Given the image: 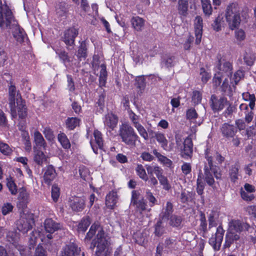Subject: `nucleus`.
Returning a JSON list of instances; mask_svg holds the SVG:
<instances>
[{
    "mask_svg": "<svg viewBox=\"0 0 256 256\" xmlns=\"http://www.w3.org/2000/svg\"><path fill=\"white\" fill-rule=\"evenodd\" d=\"M96 233V237L92 242L90 248L94 250L96 247V256H108L106 249L110 244V238L98 223H94L91 226L86 238L90 240Z\"/></svg>",
    "mask_w": 256,
    "mask_h": 256,
    "instance_id": "f257e3e1",
    "label": "nucleus"
},
{
    "mask_svg": "<svg viewBox=\"0 0 256 256\" xmlns=\"http://www.w3.org/2000/svg\"><path fill=\"white\" fill-rule=\"evenodd\" d=\"M44 227L45 231L49 234L46 237L43 232L36 230L33 231L31 234L29 240L30 248H34L38 238H40L42 242L44 241L46 238L48 240L52 239V237L51 234L58 230L60 226V224L56 223L52 219L48 218L44 221Z\"/></svg>",
    "mask_w": 256,
    "mask_h": 256,
    "instance_id": "f03ea898",
    "label": "nucleus"
},
{
    "mask_svg": "<svg viewBox=\"0 0 256 256\" xmlns=\"http://www.w3.org/2000/svg\"><path fill=\"white\" fill-rule=\"evenodd\" d=\"M17 22L6 2H0V27L3 29L11 28L12 26H16Z\"/></svg>",
    "mask_w": 256,
    "mask_h": 256,
    "instance_id": "7ed1b4c3",
    "label": "nucleus"
},
{
    "mask_svg": "<svg viewBox=\"0 0 256 256\" xmlns=\"http://www.w3.org/2000/svg\"><path fill=\"white\" fill-rule=\"evenodd\" d=\"M119 135L122 142L131 146H134L139 139L132 127L127 124H123L120 126Z\"/></svg>",
    "mask_w": 256,
    "mask_h": 256,
    "instance_id": "20e7f679",
    "label": "nucleus"
},
{
    "mask_svg": "<svg viewBox=\"0 0 256 256\" xmlns=\"http://www.w3.org/2000/svg\"><path fill=\"white\" fill-rule=\"evenodd\" d=\"M240 8L236 4H232L227 8L226 18L231 30H234L240 24Z\"/></svg>",
    "mask_w": 256,
    "mask_h": 256,
    "instance_id": "39448f33",
    "label": "nucleus"
},
{
    "mask_svg": "<svg viewBox=\"0 0 256 256\" xmlns=\"http://www.w3.org/2000/svg\"><path fill=\"white\" fill-rule=\"evenodd\" d=\"M175 139L176 146L180 151L182 156L185 158L190 156L192 153L193 146L192 139L187 137L183 142L182 136L180 134H176Z\"/></svg>",
    "mask_w": 256,
    "mask_h": 256,
    "instance_id": "423d86ee",
    "label": "nucleus"
},
{
    "mask_svg": "<svg viewBox=\"0 0 256 256\" xmlns=\"http://www.w3.org/2000/svg\"><path fill=\"white\" fill-rule=\"evenodd\" d=\"M217 62L216 64L214 70L218 74L222 76L230 77L232 76V64L228 61L223 58L221 55L217 56Z\"/></svg>",
    "mask_w": 256,
    "mask_h": 256,
    "instance_id": "0eeeda50",
    "label": "nucleus"
},
{
    "mask_svg": "<svg viewBox=\"0 0 256 256\" xmlns=\"http://www.w3.org/2000/svg\"><path fill=\"white\" fill-rule=\"evenodd\" d=\"M8 100L12 116H16V104L22 102L21 96L16 90L15 86L10 85L9 86Z\"/></svg>",
    "mask_w": 256,
    "mask_h": 256,
    "instance_id": "6e6552de",
    "label": "nucleus"
},
{
    "mask_svg": "<svg viewBox=\"0 0 256 256\" xmlns=\"http://www.w3.org/2000/svg\"><path fill=\"white\" fill-rule=\"evenodd\" d=\"M34 223V218L32 214H23L17 222V228L24 234L32 228Z\"/></svg>",
    "mask_w": 256,
    "mask_h": 256,
    "instance_id": "1a4fd4ad",
    "label": "nucleus"
},
{
    "mask_svg": "<svg viewBox=\"0 0 256 256\" xmlns=\"http://www.w3.org/2000/svg\"><path fill=\"white\" fill-rule=\"evenodd\" d=\"M224 230L221 226H218L214 236H212L209 240V244L216 250H220L223 240Z\"/></svg>",
    "mask_w": 256,
    "mask_h": 256,
    "instance_id": "9d476101",
    "label": "nucleus"
},
{
    "mask_svg": "<svg viewBox=\"0 0 256 256\" xmlns=\"http://www.w3.org/2000/svg\"><path fill=\"white\" fill-rule=\"evenodd\" d=\"M248 224L246 223H242L239 220H232L229 223L230 234H236L235 233L240 232L244 229L248 230Z\"/></svg>",
    "mask_w": 256,
    "mask_h": 256,
    "instance_id": "9b49d317",
    "label": "nucleus"
},
{
    "mask_svg": "<svg viewBox=\"0 0 256 256\" xmlns=\"http://www.w3.org/2000/svg\"><path fill=\"white\" fill-rule=\"evenodd\" d=\"M85 202L84 197H72L70 200V206L73 211L81 212L85 208Z\"/></svg>",
    "mask_w": 256,
    "mask_h": 256,
    "instance_id": "f8f14e48",
    "label": "nucleus"
},
{
    "mask_svg": "<svg viewBox=\"0 0 256 256\" xmlns=\"http://www.w3.org/2000/svg\"><path fill=\"white\" fill-rule=\"evenodd\" d=\"M78 34V30L74 27L66 30L64 36V41L66 45L72 46L74 44L75 38Z\"/></svg>",
    "mask_w": 256,
    "mask_h": 256,
    "instance_id": "ddd939ff",
    "label": "nucleus"
},
{
    "mask_svg": "<svg viewBox=\"0 0 256 256\" xmlns=\"http://www.w3.org/2000/svg\"><path fill=\"white\" fill-rule=\"evenodd\" d=\"M93 134L94 139L92 140L90 142L94 152L97 154L98 153L97 146L99 149H102L104 141L102 133L100 131L95 130Z\"/></svg>",
    "mask_w": 256,
    "mask_h": 256,
    "instance_id": "4468645a",
    "label": "nucleus"
},
{
    "mask_svg": "<svg viewBox=\"0 0 256 256\" xmlns=\"http://www.w3.org/2000/svg\"><path fill=\"white\" fill-rule=\"evenodd\" d=\"M16 116H18L19 118L20 119V124H22V128L20 129L23 130H24V126L25 124V122L24 120L25 119L27 116L26 108L24 102H22L16 104ZM16 116H17L12 117L16 118Z\"/></svg>",
    "mask_w": 256,
    "mask_h": 256,
    "instance_id": "2eb2a0df",
    "label": "nucleus"
},
{
    "mask_svg": "<svg viewBox=\"0 0 256 256\" xmlns=\"http://www.w3.org/2000/svg\"><path fill=\"white\" fill-rule=\"evenodd\" d=\"M206 158L208 162V166H205L204 167V178L206 183L211 186L214 182L213 176L210 172V170H212V167L213 166L212 160V157L208 156H206Z\"/></svg>",
    "mask_w": 256,
    "mask_h": 256,
    "instance_id": "dca6fc26",
    "label": "nucleus"
},
{
    "mask_svg": "<svg viewBox=\"0 0 256 256\" xmlns=\"http://www.w3.org/2000/svg\"><path fill=\"white\" fill-rule=\"evenodd\" d=\"M194 32L196 39V44H198L201 42V38L202 34V20L200 16H197L194 20Z\"/></svg>",
    "mask_w": 256,
    "mask_h": 256,
    "instance_id": "f3484780",
    "label": "nucleus"
},
{
    "mask_svg": "<svg viewBox=\"0 0 256 256\" xmlns=\"http://www.w3.org/2000/svg\"><path fill=\"white\" fill-rule=\"evenodd\" d=\"M10 29L13 30V36L17 42L22 43L27 38L26 34L24 30L20 26L18 22L16 26H12Z\"/></svg>",
    "mask_w": 256,
    "mask_h": 256,
    "instance_id": "a211bd4d",
    "label": "nucleus"
},
{
    "mask_svg": "<svg viewBox=\"0 0 256 256\" xmlns=\"http://www.w3.org/2000/svg\"><path fill=\"white\" fill-rule=\"evenodd\" d=\"M227 100L224 98H218L214 95H212L210 98V106L214 111H218L224 108Z\"/></svg>",
    "mask_w": 256,
    "mask_h": 256,
    "instance_id": "6ab92c4d",
    "label": "nucleus"
},
{
    "mask_svg": "<svg viewBox=\"0 0 256 256\" xmlns=\"http://www.w3.org/2000/svg\"><path fill=\"white\" fill-rule=\"evenodd\" d=\"M80 251L74 244H71L64 247L61 256H80Z\"/></svg>",
    "mask_w": 256,
    "mask_h": 256,
    "instance_id": "aec40b11",
    "label": "nucleus"
},
{
    "mask_svg": "<svg viewBox=\"0 0 256 256\" xmlns=\"http://www.w3.org/2000/svg\"><path fill=\"white\" fill-rule=\"evenodd\" d=\"M56 174L54 168L52 166H48L44 170V180L45 183L50 184L55 178Z\"/></svg>",
    "mask_w": 256,
    "mask_h": 256,
    "instance_id": "412c9836",
    "label": "nucleus"
},
{
    "mask_svg": "<svg viewBox=\"0 0 256 256\" xmlns=\"http://www.w3.org/2000/svg\"><path fill=\"white\" fill-rule=\"evenodd\" d=\"M118 122V117L112 113L108 114L105 116L104 125L112 130L116 127Z\"/></svg>",
    "mask_w": 256,
    "mask_h": 256,
    "instance_id": "4be33fe9",
    "label": "nucleus"
},
{
    "mask_svg": "<svg viewBox=\"0 0 256 256\" xmlns=\"http://www.w3.org/2000/svg\"><path fill=\"white\" fill-rule=\"evenodd\" d=\"M118 200L117 194L114 192H110L106 198V205L108 208L113 209L116 206Z\"/></svg>",
    "mask_w": 256,
    "mask_h": 256,
    "instance_id": "5701e85b",
    "label": "nucleus"
},
{
    "mask_svg": "<svg viewBox=\"0 0 256 256\" xmlns=\"http://www.w3.org/2000/svg\"><path fill=\"white\" fill-rule=\"evenodd\" d=\"M154 137L164 150H168V140L164 134L160 132H156Z\"/></svg>",
    "mask_w": 256,
    "mask_h": 256,
    "instance_id": "b1692460",
    "label": "nucleus"
},
{
    "mask_svg": "<svg viewBox=\"0 0 256 256\" xmlns=\"http://www.w3.org/2000/svg\"><path fill=\"white\" fill-rule=\"evenodd\" d=\"M221 130L222 134L226 137H232L236 132L234 126L228 124L222 125Z\"/></svg>",
    "mask_w": 256,
    "mask_h": 256,
    "instance_id": "393cba45",
    "label": "nucleus"
},
{
    "mask_svg": "<svg viewBox=\"0 0 256 256\" xmlns=\"http://www.w3.org/2000/svg\"><path fill=\"white\" fill-rule=\"evenodd\" d=\"M131 22L133 28L137 31L142 30L144 24V20L139 16L132 18Z\"/></svg>",
    "mask_w": 256,
    "mask_h": 256,
    "instance_id": "a878e982",
    "label": "nucleus"
},
{
    "mask_svg": "<svg viewBox=\"0 0 256 256\" xmlns=\"http://www.w3.org/2000/svg\"><path fill=\"white\" fill-rule=\"evenodd\" d=\"M67 12L68 8L66 3L64 2H60L56 4V12L58 16H64Z\"/></svg>",
    "mask_w": 256,
    "mask_h": 256,
    "instance_id": "bb28decb",
    "label": "nucleus"
},
{
    "mask_svg": "<svg viewBox=\"0 0 256 256\" xmlns=\"http://www.w3.org/2000/svg\"><path fill=\"white\" fill-rule=\"evenodd\" d=\"M34 142L37 146L45 148L46 142L42 134L38 130L34 133Z\"/></svg>",
    "mask_w": 256,
    "mask_h": 256,
    "instance_id": "cd10ccee",
    "label": "nucleus"
},
{
    "mask_svg": "<svg viewBox=\"0 0 256 256\" xmlns=\"http://www.w3.org/2000/svg\"><path fill=\"white\" fill-rule=\"evenodd\" d=\"M146 170L148 174L154 176V174L158 178L162 174L163 172L162 170L157 166H146Z\"/></svg>",
    "mask_w": 256,
    "mask_h": 256,
    "instance_id": "c85d7f7f",
    "label": "nucleus"
},
{
    "mask_svg": "<svg viewBox=\"0 0 256 256\" xmlns=\"http://www.w3.org/2000/svg\"><path fill=\"white\" fill-rule=\"evenodd\" d=\"M239 169V166L238 164H236L231 166L229 170V175L230 180L232 182H235L238 178V172Z\"/></svg>",
    "mask_w": 256,
    "mask_h": 256,
    "instance_id": "c756f323",
    "label": "nucleus"
},
{
    "mask_svg": "<svg viewBox=\"0 0 256 256\" xmlns=\"http://www.w3.org/2000/svg\"><path fill=\"white\" fill-rule=\"evenodd\" d=\"M58 138L64 148L68 149L70 148V140L64 133L59 134L58 136Z\"/></svg>",
    "mask_w": 256,
    "mask_h": 256,
    "instance_id": "7c9ffc66",
    "label": "nucleus"
},
{
    "mask_svg": "<svg viewBox=\"0 0 256 256\" xmlns=\"http://www.w3.org/2000/svg\"><path fill=\"white\" fill-rule=\"evenodd\" d=\"M243 99L245 101H249V106L252 110L255 106L256 97L254 94H250L248 92H244L242 94Z\"/></svg>",
    "mask_w": 256,
    "mask_h": 256,
    "instance_id": "2f4dec72",
    "label": "nucleus"
},
{
    "mask_svg": "<svg viewBox=\"0 0 256 256\" xmlns=\"http://www.w3.org/2000/svg\"><path fill=\"white\" fill-rule=\"evenodd\" d=\"M219 214L216 211H212L209 214L208 220L210 226H214L217 224Z\"/></svg>",
    "mask_w": 256,
    "mask_h": 256,
    "instance_id": "473e14b6",
    "label": "nucleus"
},
{
    "mask_svg": "<svg viewBox=\"0 0 256 256\" xmlns=\"http://www.w3.org/2000/svg\"><path fill=\"white\" fill-rule=\"evenodd\" d=\"M86 46L84 42H82L78 48L77 56L79 60H81L82 58H85L86 56Z\"/></svg>",
    "mask_w": 256,
    "mask_h": 256,
    "instance_id": "72a5a7b5",
    "label": "nucleus"
},
{
    "mask_svg": "<svg viewBox=\"0 0 256 256\" xmlns=\"http://www.w3.org/2000/svg\"><path fill=\"white\" fill-rule=\"evenodd\" d=\"M80 124V120L76 118H68L66 121V127L70 130H74Z\"/></svg>",
    "mask_w": 256,
    "mask_h": 256,
    "instance_id": "f704fd0d",
    "label": "nucleus"
},
{
    "mask_svg": "<svg viewBox=\"0 0 256 256\" xmlns=\"http://www.w3.org/2000/svg\"><path fill=\"white\" fill-rule=\"evenodd\" d=\"M132 206L134 207L136 212L142 213L143 211L146 210L147 204L144 198L142 200H140Z\"/></svg>",
    "mask_w": 256,
    "mask_h": 256,
    "instance_id": "c9c22d12",
    "label": "nucleus"
},
{
    "mask_svg": "<svg viewBox=\"0 0 256 256\" xmlns=\"http://www.w3.org/2000/svg\"><path fill=\"white\" fill-rule=\"evenodd\" d=\"M90 224V218L88 216L83 218L78 225V230L84 232Z\"/></svg>",
    "mask_w": 256,
    "mask_h": 256,
    "instance_id": "e433bc0d",
    "label": "nucleus"
},
{
    "mask_svg": "<svg viewBox=\"0 0 256 256\" xmlns=\"http://www.w3.org/2000/svg\"><path fill=\"white\" fill-rule=\"evenodd\" d=\"M34 160L36 164L41 165L46 160V157L42 152L36 150L35 152Z\"/></svg>",
    "mask_w": 256,
    "mask_h": 256,
    "instance_id": "4c0bfd02",
    "label": "nucleus"
},
{
    "mask_svg": "<svg viewBox=\"0 0 256 256\" xmlns=\"http://www.w3.org/2000/svg\"><path fill=\"white\" fill-rule=\"evenodd\" d=\"M137 174L139 177L144 181L148 180V176L146 172L145 169L142 164H138L136 168Z\"/></svg>",
    "mask_w": 256,
    "mask_h": 256,
    "instance_id": "58836bf2",
    "label": "nucleus"
},
{
    "mask_svg": "<svg viewBox=\"0 0 256 256\" xmlns=\"http://www.w3.org/2000/svg\"><path fill=\"white\" fill-rule=\"evenodd\" d=\"M164 218H162V220H158L155 226V234L158 236H160L164 232V226L163 224V221Z\"/></svg>",
    "mask_w": 256,
    "mask_h": 256,
    "instance_id": "ea45409f",
    "label": "nucleus"
},
{
    "mask_svg": "<svg viewBox=\"0 0 256 256\" xmlns=\"http://www.w3.org/2000/svg\"><path fill=\"white\" fill-rule=\"evenodd\" d=\"M18 200L24 204H26L28 202L29 194L24 188L20 190Z\"/></svg>",
    "mask_w": 256,
    "mask_h": 256,
    "instance_id": "a19ab883",
    "label": "nucleus"
},
{
    "mask_svg": "<svg viewBox=\"0 0 256 256\" xmlns=\"http://www.w3.org/2000/svg\"><path fill=\"white\" fill-rule=\"evenodd\" d=\"M0 152L4 155L9 156L12 150L8 144L0 141Z\"/></svg>",
    "mask_w": 256,
    "mask_h": 256,
    "instance_id": "79ce46f5",
    "label": "nucleus"
},
{
    "mask_svg": "<svg viewBox=\"0 0 256 256\" xmlns=\"http://www.w3.org/2000/svg\"><path fill=\"white\" fill-rule=\"evenodd\" d=\"M239 236L238 234H229L227 235L226 238V241L224 244V248H229L232 243L234 240H238L239 239Z\"/></svg>",
    "mask_w": 256,
    "mask_h": 256,
    "instance_id": "37998d69",
    "label": "nucleus"
},
{
    "mask_svg": "<svg viewBox=\"0 0 256 256\" xmlns=\"http://www.w3.org/2000/svg\"><path fill=\"white\" fill-rule=\"evenodd\" d=\"M223 17L222 15H219L214 20L212 24L214 29L216 31H220L221 30V28L223 25L224 21L222 20Z\"/></svg>",
    "mask_w": 256,
    "mask_h": 256,
    "instance_id": "c03bdc74",
    "label": "nucleus"
},
{
    "mask_svg": "<svg viewBox=\"0 0 256 256\" xmlns=\"http://www.w3.org/2000/svg\"><path fill=\"white\" fill-rule=\"evenodd\" d=\"M144 198L141 195L140 192L138 190H133L132 194V198H131V205L134 204L142 200Z\"/></svg>",
    "mask_w": 256,
    "mask_h": 256,
    "instance_id": "a18cd8bd",
    "label": "nucleus"
},
{
    "mask_svg": "<svg viewBox=\"0 0 256 256\" xmlns=\"http://www.w3.org/2000/svg\"><path fill=\"white\" fill-rule=\"evenodd\" d=\"M107 76L106 66L102 64L100 66V84H104Z\"/></svg>",
    "mask_w": 256,
    "mask_h": 256,
    "instance_id": "49530a36",
    "label": "nucleus"
},
{
    "mask_svg": "<svg viewBox=\"0 0 256 256\" xmlns=\"http://www.w3.org/2000/svg\"><path fill=\"white\" fill-rule=\"evenodd\" d=\"M229 80H231V78L230 77H227L224 78L221 86V88L223 92H227L228 94L230 95L231 92V88L229 84Z\"/></svg>",
    "mask_w": 256,
    "mask_h": 256,
    "instance_id": "de8ad7c7",
    "label": "nucleus"
},
{
    "mask_svg": "<svg viewBox=\"0 0 256 256\" xmlns=\"http://www.w3.org/2000/svg\"><path fill=\"white\" fill-rule=\"evenodd\" d=\"M202 6L204 13L206 14L210 15L212 14V7L208 0H202Z\"/></svg>",
    "mask_w": 256,
    "mask_h": 256,
    "instance_id": "09e8293b",
    "label": "nucleus"
},
{
    "mask_svg": "<svg viewBox=\"0 0 256 256\" xmlns=\"http://www.w3.org/2000/svg\"><path fill=\"white\" fill-rule=\"evenodd\" d=\"M134 128L136 129L140 135L142 136L145 140H148V134L146 130L141 124L137 126H136V127Z\"/></svg>",
    "mask_w": 256,
    "mask_h": 256,
    "instance_id": "8fccbe9b",
    "label": "nucleus"
},
{
    "mask_svg": "<svg viewBox=\"0 0 256 256\" xmlns=\"http://www.w3.org/2000/svg\"><path fill=\"white\" fill-rule=\"evenodd\" d=\"M60 196V188L56 185H53L52 188V198L54 202H56Z\"/></svg>",
    "mask_w": 256,
    "mask_h": 256,
    "instance_id": "3c124183",
    "label": "nucleus"
},
{
    "mask_svg": "<svg viewBox=\"0 0 256 256\" xmlns=\"http://www.w3.org/2000/svg\"><path fill=\"white\" fill-rule=\"evenodd\" d=\"M175 58L174 56H166L164 58L162 63L167 68L174 66Z\"/></svg>",
    "mask_w": 256,
    "mask_h": 256,
    "instance_id": "603ef678",
    "label": "nucleus"
},
{
    "mask_svg": "<svg viewBox=\"0 0 256 256\" xmlns=\"http://www.w3.org/2000/svg\"><path fill=\"white\" fill-rule=\"evenodd\" d=\"M188 2H178V10L179 13L182 15H185L188 10Z\"/></svg>",
    "mask_w": 256,
    "mask_h": 256,
    "instance_id": "864d4df0",
    "label": "nucleus"
},
{
    "mask_svg": "<svg viewBox=\"0 0 256 256\" xmlns=\"http://www.w3.org/2000/svg\"><path fill=\"white\" fill-rule=\"evenodd\" d=\"M14 206L10 203H5L2 208V212L3 215H6L12 212Z\"/></svg>",
    "mask_w": 256,
    "mask_h": 256,
    "instance_id": "5fc2aeb1",
    "label": "nucleus"
},
{
    "mask_svg": "<svg viewBox=\"0 0 256 256\" xmlns=\"http://www.w3.org/2000/svg\"><path fill=\"white\" fill-rule=\"evenodd\" d=\"M182 222V218L180 216L174 215L170 218V224L173 226H178Z\"/></svg>",
    "mask_w": 256,
    "mask_h": 256,
    "instance_id": "6e6d98bb",
    "label": "nucleus"
},
{
    "mask_svg": "<svg viewBox=\"0 0 256 256\" xmlns=\"http://www.w3.org/2000/svg\"><path fill=\"white\" fill-rule=\"evenodd\" d=\"M202 93L200 91H194L192 96V102L195 104H198L200 103L202 100Z\"/></svg>",
    "mask_w": 256,
    "mask_h": 256,
    "instance_id": "4d7b16f0",
    "label": "nucleus"
},
{
    "mask_svg": "<svg viewBox=\"0 0 256 256\" xmlns=\"http://www.w3.org/2000/svg\"><path fill=\"white\" fill-rule=\"evenodd\" d=\"M7 186L12 194H15L16 193V186L12 178L7 179Z\"/></svg>",
    "mask_w": 256,
    "mask_h": 256,
    "instance_id": "13d9d810",
    "label": "nucleus"
},
{
    "mask_svg": "<svg viewBox=\"0 0 256 256\" xmlns=\"http://www.w3.org/2000/svg\"><path fill=\"white\" fill-rule=\"evenodd\" d=\"M160 184L163 186V188L166 190H168L170 188V186L168 182V179L164 176L162 174L158 178Z\"/></svg>",
    "mask_w": 256,
    "mask_h": 256,
    "instance_id": "bf43d9fd",
    "label": "nucleus"
},
{
    "mask_svg": "<svg viewBox=\"0 0 256 256\" xmlns=\"http://www.w3.org/2000/svg\"><path fill=\"white\" fill-rule=\"evenodd\" d=\"M46 138L48 140H52L54 138V135L52 130L50 128H45L43 131Z\"/></svg>",
    "mask_w": 256,
    "mask_h": 256,
    "instance_id": "052dcab7",
    "label": "nucleus"
},
{
    "mask_svg": "<svg viewBox=\"0 0 256 256\" xmlns=\"http://www.w3.org/2000/svg\"><path fill=\"white\" fill-rule=\"evenodd\" d=\"M129 117L130 120L132 122L133 126L136 127V126H138L140 124V116L136 115L132 112H130L129 113Z\"/></svg>",
    "mask_w": 256,
    "mask_h": 256,
    "instance_id": "680f3d73",
    "label": "nucleus"
},
{
    "mask_svg": "<svg viewBox=\"0 0 256 256\" xmlns=\"http://www.w3.org/2000/svg\"><path fill=\"white\" fill-rule=\"evenodd\" d=\"M235 38L238 41L241 42L244 40L246 38L244 32L242 29L236 30L235 31Z\"/></svg>",
    "mask_w": 256,
    "mask_h": 256,
    "instance_id": "e2e57ef3",
    "label": "nucleus"
},
{
    "mask_svg": "<svg viewBox=\"0 0 256 256\" xmlns=\"http://www.w3.org/2000/svg\"><path fill=\"white\" fill-rule=\"evenodd\" d=\"M56 54L58 55L60 58L63 62L64 63L70 62V58L68 56V53L65 51L56 52Z\"/></svg>",
    "mask_w": 256,
    "mask_h": 256,
    "instance_id": "0e129e2a",
    "label": "nucleus"
},
{
    "mask_svg": "<svg viewBox=\"0 0 256 256\" xmlns=\"http://www.w3.org/2000/svg\"><path fill=\"white\" fill-rule=\"evenodd\" d=\"M200 74L202 76V81L206 84L210 78V75L206 72L204 68H201L200 69Z\"/></svg>",
    "mask_w": 256,
    "mask_h": 256,
    "instance_id": "69168bd1",
    "label": "nucleus"
},
{
    "mask_svg": "<svg viewBox=\"0 0 256 256\" xmlns=\"http://www.w3.org/2000/svg\"><path fill=\"white\" fill-rule=\"evenodd\" d=\"M240 194L242 198L244 200L250 201L254 198V195L252 193L246 192L242 188L241 189Z\"/></svg>",
    "mask_w": 256,
    "mask_h": 256,
    "instance_id": "338daca9",
    "label": "nucleus"
},
{
    "mask_svg": "<svg viewBox=\"0 0 256 256\" xmlns=\"http://www.w3.org/2000/svg\"><path fill=\"white\" fill-rule=\"evenodd\" d=\"M246 211L248 214L256 217V206H250L245 208Z\"/></svg>",
    "mask_w": 256,
    "mask_h": 256,
    "instance_id": "774afa93",
    "label": "nucleus"
}]
</instances>
